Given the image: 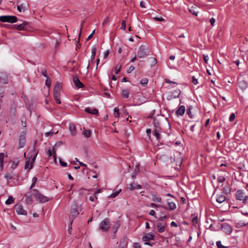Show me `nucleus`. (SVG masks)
<instances>
[{
    "mask_svg": "<svg viewBox=\"0 0 248 248\" xmlns=\"http://www.w3.org/2000/svg\"><path fill=\"white\" fill-rule=\"evenodd\" d=\"M122 191L121 189L116 190L112 193L109 196H108V198H115Z\"/></svg>",
    "mask_w": 248,
    "mask_h": 248,
    "instance_id": "a878e982",
    "label": "nucleus"
},
{
    "mask_svg": "<svg viewBox=\"0 0 248 248\" xmlns=\"http://www.w3.org/2000/svg\"><path fill=\"white\" fill-rule=\"evenodd\" d=\"M170 226L172 227H178V225L176 222L172 221L170 223Z\"/></svg>",
    "mask_w": 248,
    "mask_h": 248,
    "instance_id": "338daca9",
    "label": "nucleus"
},
{
    "mask_svg": "<svg viewBox=\"0 0 248 248\" xmlns=\"http://www.w3.org/2000/svg\"><path fill=\"white\" fill-rule=\"evenodd\" d=\"M139 166H140V164L139 163H138L136 164V168H135V175H136L139 172Z\"/></svg>",
    "mask_w": 248,
    "mask_h": 248,
    "instance_id": "8fccbe9b",
    "label": "nucleus"
},
{
    "mask_svg": "<svg viewBox=\"0 0 248 248\" xmlns=\"http://www.w3.org/2000/svg\"><path fill=\"white\" fill-rule=\"evenodd\" d=\"M60 164L61 166L63 167H66L67 166V163L65 162L62 161V160H60Z\"/></svg>",
    "mask_w": 248,
    "mask_h": 248,
    "instance_id": "69168bd1",
    "label": "nucleus"
},
{
    "mask_svg": "<svg viewBox=\"0 0 248 248\" xmlns=\"http://www.w3.org/2000/svg\"><path fill=\"white\" fill-rule=\"evenodd\" d=\"M53 97L57 104H60L61 103V102L60 99V93H53Z\"/></svg>",
    "mask_w": 248,
    "mask_h": 248,
    "instance_id": "412c9836",
    "label": "nucleus"
},
{
    "mask_svg": "<svg viewBox=\"0 0 248 248\" xmlns=\"http://www.w3.org/2000/svg\"><path fill=\"white\" fill-rule=\"evenodd\" d=\"M150 206L154 208H158L160 206L154 203H151L150 204Z\"/></svg>",
    "mask_w": 248,
    "mask_h": 248,
    "instance_id": "13d9d810",
    "label": "nucleus"
},
{
    "mask_svg": "<svg viewBox=\"0 0 248 248\" xmlns=\"http://www.w3.org/2000/svg\"><path fill=\"white\" fill-rule=\"evenodd\" d=\"M203 60H204L205 62L207 63L208 62V61L209 60L208 56L206 55H203Z\"/></svg>",
    "mask_w": 248,
    "mask_h": 248,
    "instance_id": "052dcab7",
    "label": "nucleus"
},
{
    "mask_svg": "<svg viewBox=\"0 0 248 248\" xmlns=\"http://www.w3.org/2000/svg\"><path fill=\"white\" fill-rule=\"evenodd\" d=\"M48 154L49 155V156H50L52 155H53L54 160L55 162L56 161V151L54 148H53L52 149V153L50 151H48Z\"/></svg>",
    "mask_w": 248,
    "mask_h": 248,
    "instance_id": "c756f323",
    "label": "nucleus"
},
{
    "mask_svg": "<svg viewBox=\"0 0 248 248\" xmlns=\"http://www.w3.org/2000/svg\"><path fill=\"white\" fill-rule=\"evenodd\" d=\"M151 198L153 201L159 203H162L161 198L158 196L155 193H152L151 194Z\"/></svg>",
    "mask_w": 248,
    "mask_h": 248,
    "instance_id": "f3484780",
    "label": "nucleus"
},
{
    "mask_svg": "<svg viewBox=\"0 0 248 248\" xmlns=\"http://www.w3.org/2000/svg\"><path fill=\"white\" fill-rule=\"evenodd\" d=\"M133 248H141L140 245L139 243H134L133 244Z\"/></svg>",
    "mask_w": 248,
    "mask_h": 248,
    "instance_id": "0e129e2a",
    "label": "nucleus"
},
{
    "mask_svg": "<svg viewBox=\"0 0 248 248\" xmlns=\"http://www.w3.org/2000/svg\"><path fill=\"white\" fill-rule=\"evenodd\" d=\"M46 85L49 88L51 85V81L50 79L47 78L46 80Z\"/></svg>",
    "mask_w": 248,
    "mask_h": 248,
    "instance_id": "864d4df0",
    "label": "nucleus"
},
{
    "mask_svg": "<svg viewBox=\"0 0 248 248\" xmlns=\"http://www.w3.org/2000/svg\"><path fill=\"white\" fill-rule=\"evenodd\" d=\"M228 246H223L221 244V241H218V248H227Z\"/></svg>",
    "mask_w": 248,
    "mask_h": 248,
    "instance_id": "49530a36",
    "label": "nucleus"
},
{
    "mask_svg": "<svg viewBox=\"0 0 248 248\" xmlns=\"http://www.w3.org/2000/svg\"><path fill=\"white\" fill-rule=\"evenodd\" d=\"M120 226V223L119 221H117L115 223V224H114V225L113 226V228L115 230V231H117V230L119 228Z\"/></svg>",
    "mask_w": 248,
    "mask_h": 248,
    "instance_id": "c03bdc74",
    "label": "nucleus"
},
{
    "mask_svg": "<svg viewBox=\"0 0 248 248\" xmlns=\"http://www.w3.org/2000/svg\"><path fill=\"white\" fill-rule=\"evenodd\" d=\"M215 191H214L211 198V200L213 204H215L216 202H217V197L215 195Z\"/></svg>",
    "mask_w": 248,
    "mask_h": 248,
    "instance_id": "4c0bfd02",
    "label": "nucleus"
},
{
    "mask_svg": "<svg viewBox=\"0 0 248 248\" xmlns=\"http://www.w3.org/2000/svg\"><path fill=\"white\" fill-rule=\"evenodd\" d=\"M110 226V221L108 218H105L99 224L100 229L103 232L108 231Z\"/></svg>",
    "mask_w": 248,
    "mask_h": 248,
    "instance_id": "0eeeda50",
    "label": "nucleus"
},
{
    "mask_svg": "<svg viewBox=\"0 0 248 248\" xmlns=\"http://www.w3.org/2000/svg\"><path fill=\"white\" fill-rule=\"evenodd\" d=\"M37 180V178L36 177H33L32 179V184L31 186L30 189H31L35 186L36 182Z\"/></svg>",
    "mask_w": 248,
    "mask_h": 248,
    "instance_id": "79ce46f5",
    "label": "nucleus"
},
{
    "mask_svg": "<svg viewBox=\"0 0 248 248\" xmlns=\"http://www.w3.org/2000/svg\"><path fill=\"white\" fill-rule=\"evenodd\" d=\"M126 28V24L125 20H123L122 21V26L121 29L123 30H125Z\"/></svg>",
    "mask_w": 248,
    "mask_h": 248,
    "instance_id": "09e8293b",
    "label": "nucleus"
},
{
    "mask_svg": "<svg viewBox=\"0 0 248 248\" xmlns=\"http://www.w3.org/2000/svg\"><path fill=\"white\" fill-rule=\"evenodd\" d=\"M235 117V116L234 113H232L230 116L229 121L230 122H232L234 120Z\"/></svg>",
    "mask_w": 248,
    "mask_h": 248,
    "instance_id": "603ef678",
    "label": "nucleus"
},
{
    "mask_svg": "<svg viewBox=\"0 0 248 248\" xmlns=\"http://www.w3.org/2000/svg\"><path fill=\"white\" fill-rule=\"evenodd\" d=\"M216 21V20L214 18H212L210 19V22L212 27L214 26Z\"/></svg>",
    "mask_w": 248,
    "mask_h": 248,
    "instance_id": "5fc2aeb1",
    "label": "nucleus"
},
{
    "mask_svg": "<svg viewBox=\"0 0 248 248\" xmlns=\"http://www.w3.org/2000/svg\"><path fill=\"white\" fill-rule=\"evenodd\" d=\"M219 187L224 194L228 195L231 192L230 185L227 181L221 184H218V188Z\"/></svg>",
    "mask_w": 248,
    "mask_h": 248,
    "instance_id": "20e7f679",
    "label": "nucleus"
},
{
    "mask_svg": "<svg viewBox=\"0 0 248 248\" xmlns=\"http://www.w3.org/2000/svg\"><path fill=\"white\" fill-rule=\"evenodd\" d=\"M101 191H102V190H101V189H97V190L95 192V193H94V196H95V198L96 199H97V194H98V193H99L101 192Z\"/></svg>",
    "mask_w": 248,
    "mask_h": 248,
    "instance_id": "bf43d9fd",
    "label": "nucleus"
},
{
    "mask_svg": "<svg viewBox=\"0 0 248 248\" xmlns=\"http://www.w3.org/2000/svg\"><path fill=\"white\" fill-rule=\"evenodd\" d=\"M248 86V83L245 80H241L238 82V87L243 90L246 89Z\"/></svg>",
    "mask_w": 248,
    "mask_h": 248,
    "instance_id": "6ab92c4d",
    "label": "nucleus"
},
{
    "mask_svg": "<svg viewBox=\"0 0 248 248\" xmlns=\"http://www.w3.org/2000/svg\"><path fill=\"white\" fill-rule=\"evenodd\" d=\"M196 7L192 6L189 9V11L193 15L197 16L198 15V12L196 10Z\"/></svg>",
    "mask_w": 248,
    "mask_h": 248,
    "instance_id": "cd10ccee",
    "label": "nucleus"
},
{
    "mask_svg": "<svg viewBox=\"0 0 248 248\" xmlns=\"http://www.w3.org/2000/svg\"><path fill=\"white\" fill-rule=\"evenodd\" d=\"M121 68V65L117 64L115 68V73L116 74H118L120 71Z\"/></svg>",
    "mask_w": 248,
    "mask_h": 248,
    "instance_id": "a19ab883",
    "label": "nucleus"
},
{
    "mask_svg": "<svg viewBox=\"0 0 248 248\" xmlns=\"http://www.w3.org/2000/svg\"><path fill=\"white\" fill-rule=\"evenodd\" d=\"M17 10L20 12H24L26 10V7L24 4H21L17 6Z\"/></svg>",
    "mask_w": 248,
    "mask_h": 248,
    "instance_id": "c85d7f7f",
    "label": "nucleus"
},
{
    "mask_svg": "<svg viewBox=\"0 0 248 248\" xmlns=\"http://www.w3.org/2000/svg\"><path fill=\"white\" fill-rule=\"evenodd\" d=\"M167 205L168 206V209L170 210H173L176 208L175 203L173 202H168Z\"/></svg>",
    "mask_w": 248,
    "mask_h": 248,
    "instance_id": "b1692460",
    "label": "nucleus"
},
{
    "mask_svg": "<svg viewBox=\"0 0 248 248\" xmlns=\"http://www.w3.org/2000/svg\"><path fill=\"white\" fill-rule=\"evenodd\" d=\"M83 135L86 138H89L91 136V131L90 130H84L83 132Z\"/></svg>",
    "mask_w": 248,
    "mask_h": 248,
    "instance_id": "72a5a7b5",
    "label": "nucleus"
},
{
    "mask_svg": "<svg viewBox=\"0 0 248 248\" xmlns=\"http://www.w3.org/2000/svg\"><path fill=\"white\" fill-rule=\"evenodd\" d=\"M32 192L34 197H35V198H36V200L39 202L44 203L50 200L49 198L41 194L40 193H39L37 190L35 189H33L32 190Z\"/></svg>",
    "mask_w": 248,
    "mask_h": 248,
    "instance_id": "7ed1b4c3",
    "label": "nucleus"
},
{
    "mask_svg": "<svg viewBox=\"0 0 248 248\" xmlns=\"http://www.w3.org/2000/svg\"><path fill=\"white\" fill-rule=\"evenodd\" d=\"M157 63V60L155 58H151L150 59V65L151 67L154 66Z\"/></svg>",
    "mask_w": 248,
    "mask_h": 248,
    "instance_id": "c9c22d12",
    "label": "nucleus"
},
{
    "mask_svg": "<svg viewBox=\"0 0 248 248\" xmlns=\"http://www.w3.org/2000/svg\"><path fill=\"white\" fill-rule=\"evenodd\" d=\"M69 129L72 135H75L76 134V128L73 124H70Z\"/></svg>",
    "mask_w": 248,
    "mask_h": 248,
    "instance_id": "bb28decb",
    "label": "nucleus"
},
{
    "mask_svg": "<svg viewBox=\"0 0 248 248\" xmlns=\"http://www.w3.org/2000/svg\"><path fill=\"white\" fill-rule=\"evenodd\" d=\"M15 199L12 196H10L6 201L5 204L7 205L11 204L14 202Z\"/></svg>",
    "mask_w": 248,
    "mask_h": 248,
    "instance_id": "2f4dec72",
    "label": "nucleus"
},
{
    "mask_svg": "<svg viewBox=\"0 0 248 248\" xmlns=\"http://www.w3.org/2000/svg\"><path fill=\"white\" fill-rule=\"evenodd\" d=\"M181 94V91L180 90H176L170 93V94L168 96V99H172L173 98H175L180 95Z\"/></svg>",
    "mask_w": 248,
    "mask_h": 248,
    "instance_id": "f8f14e48",
    "label": "nucleus"
},
{
    "mask_svg": "<svg viewBox=\"0 0 248 248\" xmlns=\"http://www.w3.org/2000/svg\"><path fill=\"white\" fill-rule=\"evenodd\" d=\"M73 80L75 85L77 88H79L83 86V84L79 81L77 77H74L73 78Z\"/></svg>",
    "mask_w": 248,
    "mask_h": 248,
    "instance_id": "2eb2a0df",
    "label": "nucleus"
},
{
    "mask_svg": "<svg viewBox=\"0 0 248 248\" xmlns=\"http://www.w3.org/2000/svg\"><path fill=\"white\" fill-rule=\"evenodd\" d=\"M109 51L108 50H106L104 52V58L105 59L106 58L108 55L109 54Z\"/></svg>",
    "mask_w": 248,
    "mask_h": 248,
    "instance_id": "774afa93",
    "label": "nucleus"
},
{
    "mask_svg": "<svg viewBox=\"0 0 248 248\" xmlns=\"http://www.w3.org/2000/svg\"><path fill=\"white\" fill-rule=\"evenodd\" d=\"M149 214L151 216H152L154 217H155V218H156V217L155 216V212L154 210H151L149 213Z\"/></svg>",
    "mask_w": 248,
    "mask_h": 248,
    "instance_id": "6e6d98bb",
    "label": "nucleus"
},
{
    "mask_svg": "<svg viewBox=\"0 0 248 248\" xmlns=\"http://www.w3.org/2000/svg\"><path fill=\"white\" fill-rule=\"evenodd\" d=\"M154 135L155 136V137L157 139H159L160 137H159V130H157V129H155L154 130Z\"/></svg>",
    "mask_w": 248,
    "mask_h": 248,
    "instance_id": "37998d69",
    "label": "nucleus"
},
{
    "mask_svg": "<svg viewBox=\"0 0 248 248\" xmlns=\"http://www.w3.org/2000/svg\"><path fill=\"white\" fill-rule=\"evenodd\" d=\"M192 82L194 85H197L198 83L197 79H196L194 77H192Z\"/></svg>",
    "mask_w": 248,
    "mask_h": 248,
    "instance_id": "4d7b16f0",
    "label": "nucleus"
},
{
    "mask_svg": "<svg viewBox=\"0 0 248 248\" xmlns=\"http://www.w3.org/2000/svg\"><path fill=\"white\" fill-rule=\"evenodd\" d=\"M26 141V133H22L19 137V146L20 148L23 147L25 144Z\"/></svg>",
    "mask_w": 248,
    "mask_h": 248,
    "instance_id": "4468645a",
    "label": "nucleus"
},
{
    "mask_svg": "<svg viewBox=\"0 0 248 248\" xmlns=\"http://www.w3.org/2000/svg\"><path fill=\"white\" fill-rule=\"evenodd\" d=\"M109 18L108 17H106V18H105V19H104V20L102 22V25H106L109 22Z\"/></svg>",
    "mask_w": 248,
    "mask_h": 248,
    "instance_id": "de8ad7c7",
    "label": "nucleus"
},
{
    "mask_svg": "<svg viewBox=\"0 0 248 248\" xmlns=\"http://www.w3.org/2000/svg\"><path fill=\"white\" fill-rule=\"evenodd\" d=\"M119 109L118 108V107H116L114 108V113H113V114L114 115V116L115 117H119Z\"/></svg>",
    "mask_w": 248,
    "mask_h": 248,
    "instance_id": "ea45409f",
    "label": "nucleus"
},
{
    "mask_svg": "<svg viewBox=\"0 0 248 248\" xmlns=\"http://www.w3.org/2000/svg\"><path fill=\"white\" fill-rule=\"evenodd\" d=\"M32 202V200L31 196H26V203L27 204H31Z\"/></svg>",
    "mask_w": 248,
    "mask_h": 248,
    "instance_id": "f704fd0d",
    "label": "nucleus"
},
{
    "mask_svg": "<svg viewBox=\"0 0 248 248\" xmlns=\"http://www.w3.org/2000/svg\"><path fill=\"white\" fill-rule=\"evenodd\" d=\"M4 154L3 153H0V170H2L3 168V158Z\"/></svg>",
    "mask_w": 248,
    "mask_h": 248,
    "instance_id": "393cba45",
    "label": "nucleus"
},
{
    "mask_svg": "<svg viewBox=\"0 0 248 248\" xmlns=\"http://www.w3.org/2000/svg\"><path fill=\"white\" fill-rule=\"evenodd\" d=\"M0 21L7 22L9 23H15L17 21V17L13 16H0Z\"/></svg>",
    "mask_w": 248,
    "mask_h": 248,
    "instance_id": "6e6552de",
    "label": "nucleus"
},
{
    "mask_svg": "<svg viewBox=\"0 0 248 248\" xmlns=\"http://www.w3.org/2000/svg\"><path fill=\"white\" fill-rule=\"evenodd\" d=\"M141 188V186L140 185L134 183L131 184L129 187L130 190H133L136 189H140Z\"/></svg>",
    "mask_w": 248,
    "mask_h": 248,
    "instance_id": "5701e85b",
    "label": "nucleus"
},
{
    "mask_svg": "<svg viewBox=\"0 0 248 248\" xmlns=\"http://www.w3.org/2000/svg\"><path fill=\"white\" fill-rule=\"evenodd\" d=\"M236 198L237 200L242 201L243 203H246L248 197L246 196L242 190H238L235 193Z\"/></svg>",
    "mask_w": 248,
    "mask_h": 248,
    "instance_id": "39448f33",
    "label": "nucleus"
},
{
    "mask_svg": "<svg viewBox=\"0 0 248 248\" xmlns=\"http://www.w3.org/2000/svg\"><path fill=\"white\" fill-rule=\"evenodd\" d=\"M225 176L226 175L224 174L223 175H220L218 177V184H221L226 182Z\"/></svg>",
    "mask_w": 248,
    "mask_h": 248,
    "instance_id": "7c9ffc66",
    "label": "nucleus"
},
{
    "mask_svg": "<svg viewBox=\"0 0 248 248\" xmlns=\"http://www.w3.org/2000/svg\"><path fill=\"white\" fill-rule=\"evenodd\" d=\"M78 214L79 213L76 210L75 208L72 209L70 213L71 216L75 217H76Z\"/></svg>",
    "mask_w": 248,
    "mask_h": 248,
    "instance_id": "e433bc0d",
    "label": "nucleus"
},
{
    "mask_svg": "<svg viewBox=\"0 0 248 248\" xmlns=\"http://www.w3.org/2000/svg\"><path fill=\"white\" fill-rule=\"evenodd\" d=\"M85 111L91 114L97 115L98 113V110L94 108H85Z\"/></svg>",
    "mask_w": 248,
    "mask_h": 248,
    "instance_id": "dca6fc26",
    "label": "nucleus"
},
{
    "mask_svg": "<svg viewBox=\"0 0 248 248\" xmlns=\"http://www.w3.org/2000/svg\"><path fill=\"white\" fill-rule=\"evenodd\" d=\"M96 50V49L95 47V46L93 47L92 48V51H91L92 55H95Z\"/></svg>",
    "mask_w": 248,
    "mask_h": 248,
    "instance_id": "680f3d73",
    "label": "nucleus"
},
{
    "mask_svg": "<svg viewBox=\"0 0 248 248\" xmlns=\"http://www.w3.org/2000/svg\"><path fill=\"white\" fill-rule=\"evenodd\" d=\"M220 230L227 234H230L232 232V227L226 223H222L220 225Z\"/></svg>",
    "mask_w": 248,
    "mask_h": 248,
    "instance_id": "1a4fd4ad",
    "label": "nucleus"
},
{
    "mask_svg": "<svg viewBox=\"0 0 248 248\" xmlns=\"http://www.w3.org/2000/svg\"><path fill=\"white\" fill-rule=\"evenodd\" d=\"M129 91L127 89L123 90L122 95L124 97L127 98L129 97Z\"/></svg>",
    "mask_w": 248,
    "mask_h": 248,
    "instance_id": "473e14b6",
    "label": "nucleus"
},
{
    "mask_svg": "<svg viewBox=\"0 0 248 248\" xmlns=\"http://www.w3.org/2000/svg\"><path fill=\"white\" fill-rule=\"evenodd\" d=\"M149 50V47L147 46L142 45L140 46L137 52L138 57L140 59L146 58L148 56Z\"/></svg>",
    "mask_w": 248,
    "mask_h": 248,
    "instance_id": "f03ea898",
    "label": "nucleus"
},
{
    "mask_svg": "<svg viewBox=\"0 0 248 248\" xmlns=\"http://www.w3.org/2000/svg\"><path fill=\"white\" fill-rule=\"evenodd\" d=\"M16 211L17 214L20 215L26 216L27 215V211L24 209L23 207L21 205H16Z\"/></svg>",
    "mask_w": 248,
    "mask_h": 248,
    "instance_id": "9b49d317",
    "label": "nucleus"
},
{
    "mask_svg": "<svg viewBox=\"0 0 248 248\" xmlns=\"http://www.w3.org/2000/svg\"><path fill=\"white\" fill-rule=\"evenodd\" d=\"M153 19L155 20L158 21H163L165 20L164 18L162 17H154L153 18Z\"/></svg>",
    "mask_w": 248,
    "mask_h": 248,
    "instance_id": "3c124183",
    "label": "nucleus"
},
{
    "mask_svg": "<svg viewBox=\"0 0 248 248\" xmlns=\"http://www.w3.org/2000/svg\"><path fill=\"white\" fill-rule=\"evenodd\" d=\"M167 223L166 222L161 223L160 222H157L156 224V228L157 229L158 232L160 233L164 232Z\"/></svg>",
    "mask_w": 248,
    "mask_h": 248,
    "instance_id": "9d476101",
    "label": "nucleus"
},
{
    "mask_svg": "<svg viewBox=\"0 0 248 248\" xmlns=\"http://www.w3.org/2000/svg\"><path fill=\"white\" fill-rule=\"evenodd\" d=\"M185 112V107L184 106H180L176 111V113L178 116H182Z\"/></svg>",
    "mask_w": 248,
    "mask_h": 248,
    "instance_id": "a211bd4d",
    "label": "nucleus"
},
{
    "mask_svg": "<svg viewBox=\"0 0 248 248\" xmlns=\"http://www.w3.org/2000/svg\"><path fill=\"white\" fill-rule=\"evenodd\" d=\"M148 82V79L146 78H144L141 80L140 83L143 86H145L147 84Z\"/></svg>",
    "mask_w": 248,
    "mask_h": 248,
    "instance_id": "58836bf2",
    "label": "nucleus"
},
{
    "mask_svg": "<svg viewBox=\"0 0 248 248\" xmlns=\"http://www.w3.org/2000/svg\"><path fill=\"white\" fill-rule=\"evenodd\" d=\"M18 165V161H14L11 165V168L15 169Z\"/></svg>",
    "mask_w": 248,
    "mask_h": 248,
    "instance_id": "a18cd8bd",
    "label": "nucleus"
},
{
    "mask_svg": "<svg viewBox=\"0 0 248 248\" xmlns=\"http://www.w3.org/2000/svg\"><path fill=\"white\" fill-rule=\"evenodd\" d=\"M226 200L227 198L224 195H220L218 197V203L220 204L223 203V208H222L221 207L218 206V210L222 212H226L229 209V203Z\"/></svg>",
    "mask_w": 248,
    "mask_h": 248,
    "instance_id": "f257e3e1",
    "label": "nucleus"
},
{
    "mask_svg": "<svg viewBox=\"0 0 248 248\" xmlns=\"http://www.w3.org/2000/svg\"><path fill=\"white\" fill-rule=\"evenodd\" d=\"M135 68L133 66H131L127 70V73H130L134 70Z\"/></svg>",
    "mask_w": 248,
    "mask_h": 248,
    "instance_id": "e2e57ef3",
    "label": "nucleus"
},
{
    "mask_svg": "<svg viewBox=\"0 0 248 248\" xmlns=\"http://www.w3.org/2000/svg\"><path fill=\"white\" fill-rule=\"evenodd\" d=\"M62 87V84L60 83L57 82L54 87L53 93H60Z\"/></svg>",
    "mask_w": 248,
    "mask_h": 248,
    "instance_id": "4be33fe9",
    "label": "nucleus"
},
{
    "mask_svg": "<svg viewBox=\"0 0 248 248\" xmlns=\"http://www.w3.org/2000/svg\"><path fill=\"white\" fill-rule=\"evenodd\" d=\"M37 153H34V155L31 158V159L27 158V160L25 162L24 168L26 170H30L33 167V164L34 163Z\"/></svg>",
    "mask_w": 248,
    "mask_h": 248,
    "instance_id": "423d86ee",
    "label": "nucleus"
},
{
    "mask_svg": "<svg viewBox=\"0 0 248 248\" xmlns=\"http://www.w3.org/2000/svg\"><path fill=\"white\" fill-rule=\"evenodd\" d=\"M155 235L152 232L145 233L142 237V240L144 241H148L154 239Z\"/></svg>",
    "mask_w": 248,
    "mask_h": 248,
    "instance_id": "ddd939ff",
    "label": "nucleus"
},
{
    "mask_svg": "<svg viewBox=\"0 0 248 248\" xmlns=\"http://www.w3.org/2000/svg\"><path fill=\"white\" fill-rule=\"evenodd\" d=\"M27 25V23L26 22H24L20 25H15V28H16V29L19 31H24V30H26L25 26Z\"/></svg>",
    "mask_w": 248,
    "mask_h": 248,
    "instance_id": "aec40b11",
    "label": "nucleus"
}]
</instances>
